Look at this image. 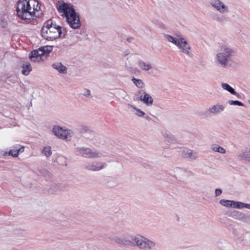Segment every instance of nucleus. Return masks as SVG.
<instances>
[{
	"instance_id": "nucleus-17",
	"label": "nucleus",
	"mask_w": 250,
	"mask_h": 250,
	"mask_svg": "<svg viewBox=\"0 0 250 250\" xmlns=\"http://www.w3.org/2000/svg\"><path fill=\"white\" fill-rule=\"evenodd\" d=\"M114 241L118 244L125 246H132V242H131L132 238L131 239H126L119 237H115L114 238Z\"/></svg>"
},
{
	"instance_id": "nucleus-36",
	"label": "nucleus",
	"mask_w": 250,
	"mask_h": 250,
	"mask_svg": "<svg viewBox=\"0 0 250 250\" xmlns=\"http://www.w3.org/2000/svg\"><path fill=\"white\" fill-rule=\"evenodd\" d=\"M8 81L13 83L17 82V78L14 76H9L7 78Z\"/></svg>"
},
{
	"instance_id": "nucleus-14",
	"label": "nucleus",
	"mask_w": 250,
	"mask_h": 250,
	"mask_svg": "<svg viewBox=\"0 0 250 250\" xmlns=\"http://www.w3.org/2000/svg\"><path fill=\"white\" fill-rule=\"evenodd\" d=\"M181 155L183 158L189 159L191 160H195L198 157V153L197 152L186 148L182 150Z\"/></svg>"
},
{
	"instance_id": "nucleus-46",
	"label": "nucleus",
	"mask_w": 250,
	"mask_h": 250,
	"mask_svg": "<svg viewBox=\"0 0 250 250\" xmlns=\"http://www.w3.org/2000/svg\"><path fill=\"white\" fill-rule=\"evenodd\" d=\"M145 118L148 120V121H150L151 120V118L150 117V116H147L146 117H145Z\"/></svg>"
},
{
	"instance_id": "nucleus-39",
	"label": "nucleus",
	"mask_w": 250,
	"mask_h": 250,
	"mask_svg": "<svg viewBox=\"0 0 250 250\" xmlns=\"http://www.w3.org/2000/svg\"><path fill=\"white\" fill-rule=\"evenodd\" d=\"M90 91L88 89H84V93L83 94L84 96L88 97L90 95Z\"/></svg>"
},
{
	"instance_id": "nucleus-16",
	"label": "nucleus",
	"mask_w": 250,
	"mask_h": 250,
	"mask_svg": "<svg viewBox=\"0 0 250 250\" xmlns=\"http://www.w3.org/2000/svg\"><path fill=\"white\" fill-rule=\"evenodd\" d=\"M68 187V185L67 184H54L51 186L50 188L48 189V191L53 194L55 192H57L59 190H64L66 188Z\"/></svg>"
},
{
	"instance_id": "nucleus-37",
	"label": "nucleus",
	"mask_w": 250,
	"mask_h": 250,
	"mask_svg": "<svg viewBox=\"0 0 250 250\" xmlns=\"http://www.w3.org/2000/svg\"><path fill=\"white\" fill-rule=\"evenodd\" d=\"M222 193V191L220 188H217L215 190V196H219Z\"/></svg>"
},
{
	"instance_id": "nucleus-32",
	"label": "nucleus",
	"mask_w": 250,
	"mask_h": 250,
	"mask_svg": "<svg viewBox=\"0 0 250 250\" xmlns=\"http://www.w3.org/2000/svg\"><path fill=\"white\" fill-rule=\"evenodd\" d=\"M244 203L240 202L234 201L233 208H243Z\"/></svg>"
},
{
	"instance_id": "nucleus-6",
	"label": "nucleus",
	"mask_w": 250,
	"mask_h": 250,
	"mask_svg": "<svg viewBox=\"0 0 250 250\" xmlns=\"http://www.w3.org/2000/svg\"><path fill=\"white\" fill-rule=\"evenodd\" d=\"M52 132L54 135L59 139L68 142L71 141L72 137L75 135V133L72 130L57 125L53 127Z\"/></svg>"
},
{
	"instance_id": "nucleus-44",
	"label": "nucleus",
	"mask_w": 250,
	"mask_h": 250,
	"mask_svg": "<svg viewBox=\"0 0 250 250\" xmlns=\"http://www.w3.org/2000/svg\"><path fill=\"white\" fill-rule=\"evenodd\" d=\"M120 94L123 96V98H124L125 96L126 95V92L123 90L120 91Z\"/></svg>"
},
{
	"instance_id": "nucleus-5",
	"label": "nucleus",
	"mask_w": 250,
	"mask_h": 250,
	"mask_svg": "<svg viewBox=\"0 0 250 250\" xmlns=\"http://www.w3.org/2000/svg\"><path fill=\"white\" fill-rule=\"evenodd\" d=\"M131 242L132 246L137 247L142 250H151L156 246L154 242L141 235L132 237Z\"/></svg>"
},
{
	"instance_id": "nucleus-15",
	"label": "nucleus",
	"mask_w": 250,
	"mask_h": 250,
	"mask_svg": "<svg viewBox=\"0 0 250 250\" xmlns=\"http://www.w3.org/2000/svg\"><path fill=\"white\" fill-rule=\"evenodd\" d=\"M225 107L223 104H215L209 107L208 110L209 114L213 115H217L223 112Z\"/></svg>"
},
{
	"instance_id": "nucleus-3",
	"label": "nucleus",
	"mask_w": 250,
	"mask_h": 250,
	"mask_svg": "<svg viewBox=\"0 0 250 250\" xmlns=\"http://www.w3.org/2000/svg\"><path fill=\"white\" fill-rule=\"evenodd\" d=\"M66 32L65 29L57 25L51 20L46 21L42 29V36L46 40L53 41L59 38H63Z\"/></svg>"
},
{
	"instance_id": "nucleus-11",
	"label": "nucleus",
	"mask_w": 250,
	"mask_h": 250,
	"mask_svg": "<svg viewBox=\"0 0 250 250\" xmlns=\"http://www.w3.org/2000/svg\"><path fill=\"white\" fill-rule=\"evenodd\" d=\"M209 3L214 9L221 14L228 13L229 12L228 7L220 0H210Z\"/></svg>"
},
{
	"instance_id": "nucleus-47",
	"label": "nucleus",
	"mask_w": 250,
	"mask_h": 250,
	"mask_svg": "<svg viewBox=\"0 0 250 250\" xmlns=\"http://www.w3.org/2000/svg\"><path fill=\"white\" fill-rule=\"evenodd\" d=\"M133 39V38L132 37L128 38L127 39V41H128V42H131Z\"/></svg>"
},
{
	"instance_id": "nucleus-42",
	"label": "nucleus",
	"mask_w": 250,
	"mask_h": 250,
	"mask_svg": "<svg viewBox=\"0 0 250 250\" xmlns=\"http://www.w3.org/2000/svg\"><path fill=\"white\" fill-rule=\"evenodd\" d=\"M232 94L235 95L239 99H241L242 98V96L240 94L237 93L235 91H234V93H233Z\"/></svg>"
},
{
	"instance_id": "nucleus-24",
	"label": "nucleus",
	"mask_w": 250,
	"mask_h": 250,
	"mask_svg": "<svg viewBox=\"0 0 250 250\" xmlns=\"http://www.w3.org/2000/svg\"><path fill=\"white\" fill-rule=\"evenodd\" d=\"M211 148L213 151L217 152L222 154H225L226 152V150L222 147L217 144H212Z\"/></svg>"
},
{
	"instance_id": "nucleus-41",
	"label": "nucleus",
	"mask_w": 250,
	"mask_h": 250,
	"mask_svg": "<svg viewBox=\"0 0 250 250\" xmlns=\"http://www.w3.org/2000/svg\"><path fill=\"white\" fill-rule=\"evenodd\" d=\"M129 53H130V51L128 50H126L123 52V56L124 57H125V56H127L128 55H129Z\"/></svg>"
},
{
	"instance_id": "nucleus-45",
	"label": "nucleus",
	"mask_w": 250,
	"mask_h": 250,
	"mask_svg": "<svg viewBox=\"0 0 250 250\" xmlns=\"http://www.w3.org/2000/svg\"><path fill=\"white\" fill-rule=\"evenodd\" d=\"M159 27H161V28H165V26L164 25L161 23V22H159L157 23V24Z\"/></svg>"
},
{
	"instance_id": "nucleus-27",
	"label": "nucleus",
	"mask_w": 250,
	"mask_h": 250,
	"mask_svg": "<svg viewBox=\"0 0 250 250\" xmlns=\"http://www.w3.org/2000/svg\"><path fill=\"white\" fill-rule=\"evenodd\" d=\"M221 86L224 89L228 91L231 94L234 93V89L231 87L229 84L224 83L221 84Z\"/></svg>"
},
{
	"instance_id": "nucleus-7",
	"label": "nucleus",
	"mask_w": 250,
	"mask_h": 250,
	"mask_svg": "<svg viewBox=\"0 0 250 250\" xmlns=\"http://www.w3.org/2000/svg\"><path fill=\"white\" fill-rule=\"evenodd\" d=\"M76 151L79 152L83 157L88 158H98L102 156V153L93 150L88 147H78L75 148Z\"/></svg>"
},
{
	"instance_id": "nucleus-49",
	"label": "nucleus",
	"mask_w": 250,
	"mask_h": 250,
	"mask_svg": "<svg viewBox=\"0 0 250 250\" xmlns=\"http://www.w3.org/2000/svg\"><path fill=\"white\" fill-rule=\"evenodd\" d=\"M249 104H250V101H249Z\"/></svg>"
},
{
	"instance_id": "nucleus-31",
	"label": "nucleus",
	"mask_w": 250,
	"mask_h": 250,
	"mask_svg": "<svg viewBox=\"0 0 250 250\" xmlns=\"http://www.w3.org/2000/svg\"><path fill=\"white\" fill-rule=\"evenodd\" d=\"M228 103L230 105H238V106H244V105L243 103H242V102H241L239 101H237V100H235V101L229 100L228 101Z\"/></svg>"
},
{
	"instance_id": "nucleus-18",
	"label": "nucleus",
	"mask_w": 250,
	"mask_h": 250,
	"mask_svg": "<svg viewBox=\"0 0 250 250\" xmlns=\"http://www.w3.org/2000/svg\"><path fill=\"white\" fill-rule=\"evenodd\" d=\"M21 73L24 76H28L32 71V67L28 62H23L21 65Z\"/></svg>"
},
{
	"instance_id": "nucleus-38",
	"label": "nucleus",
	"mask_w": 250,
	"mask_h": 250,
	"mask_svg": "<svg viewBox=\"0 0 250 250\" xmlns=\"http://www.w3.org/2000/svg\"><path fill=\"white\" fill-rule=\"evenodd\" d=\"M175 36L176 37H175L176 38V40L178 41V42H180V39L185 38L184 37H183V36H182L180 34L176 33L175 34Z\"/></svg>"
},
{
	"instance_id": "nucleus-26",
	"label": "nucleus",
	"mask_w": 250,
	"mask_h": 250,
	"mask_svg": "<svg viewBox=\"0 0 250 250\" xmlns=\"http://www.w3.org/2000/svg\"><path fill=\"white\" fill-rule=\"evenodd\" d=\"M132 81L135 84V85L139 88H143L145 86L144 82L141 79H137L135 78H133L132 79Z\"/></svg>"
},
{
	"instance_id": "nucleus-34",
	"label": "nucleus",
	"mask_w": 250,
	"mask_h": 250,
	"mask_svg": "<svg viewBox=\"0 0 250 250\" xmlns=\"http://www.w3.org/2000/svg\"><path fill=\"white\" fill-rule=\"evenodd\" d=\"M15 148H16V147H15ZM8 154L9 155L12 156L14 157H17L19 155L17 148H16L15 149L11 150L9 152Z\"/></svg>"
},
{
	"instance_id": "nucleus-23",
	"label": "nucleus",
	"mask_w": 250,
	"mask_h": 250,
	"mask_svg": "<svg viewBox=\"0 0 250 250\" xmlns=\"http://www.w3.org/2000/svg\"><path fill=\"white\" fill-rule=\"evenodd\" d=\"M239 157L241 160L250 162V150L242 152L239 154Z\"/></svg>"
},
{
	"instance_id": "nucleus-29",
	"label": "nucleus",
	"mask_w": 250,
	"mask_h": 250,
	"mask_svg": "<svg viewBox=\"0 0 250 250\" xmlns=\"http://www.w3.org/2000/svg\"><path fill=\"white\" fill-rule=\"evenodd\" d=\"M214 19L218 22L221 23H225L228 21V18L225 16L220 15L216 16Z\"/></svg>"
},
{
	"instance_id": "nucleus-30",
	"label": "nucleus",
	"mask_w": 250,
	"mask_h": 250,
	"mask_svg": "<svg viewBox=\"0 0 250 250\" xmlns=\"http://www.w3.org/2000/svg\"><path fill=\"white\" fill-rule=\"evenodd\" d=\"M42 153L46 157H49L52 154L51 147L50 146L45 147L42 150Z\"/></svg>"
},
{
	"instance_id": "nucleus-1",
	"label": "nucleus",
	"mask_w": 250,
	"mask_h": 250,
	"mask_svg": "<svg viewBox=\"0 0 250 250\" xmlns=\"http://www.w3.org/2000/svg\"><path fill=\"white\" fill-rule=\"evenodd\" d=\"M38 2L36 0H23L19 1L17 12L18 16L23 20H34L35 11H38Z\"/></svg>"
},
{
	"instance_id": "nucleus-10",
	"label": "nucleus",
	"mask_w": 250,
	"mask_h": 250,
	"mask_svg": "<svg viewBox=\"0 0 250 250\" xmlns=\"http://www.w3.org/2000/svg\"><path fill=\"white\" fill-rule=\"evenodd\" d=\"M136 99L143 102L148 106L153 104V100L152 97L143 90H139L136 94Z\"/></svg>"
},
{
	"instance_id": "nucleus-43",
	"label": "nucleus",
	"mask_w": 250,
	"mask_h": 250,
	"mask_svg": "<svg viewBox=\"0 0 250 250\" xmlns=\"http://www.w3.org/2000/svg\"><path fill=\"white\" fill-rule=\"evenodd\" d=\"M248 208V209H250V204L244 203L243 208Z\"/></svg>"
},
{
	"instance_id": "nucleus-8",
	"label": "nucleus",
	"mask_w": 250,
	"mask_h": 250,
	"mask_svg": "<svg viewBox=\"0 0 250 250\" xmlns=\"http://www.w3.org/2000/svg\"><path fill=\"white\" fill-rule=\"evenodd\" d=\"M180 39V42H177L176 46L183 53L187 55L190 57H192L193 54L191 52V46L185 38Z\"/></svg>"
},
{
	"instance_id": "nucleus-12",
	"label": "nucleus",
	"mask_w": 250,
	"mask_h": 250,
	"mask_svg": "<svg viewBox=\"0 0 250 250\" xmlns=\"http://www.w3.org/2000/svg\"><path fill=\"white\" fill-rule=\"evenodd\" d=\"M231 216L233 218L240 220L247 223H250V215L244 213L237 210H234L231 213Z\"/></svg>"
},
{
	"instance_id": "nucleus-9",
	"label": "nucleus",
	"mask_w": 250,
	"mask_h": 250,
	"mask_svg": "<svg viewBox=\"0 0 250 250\" xmlns=\"http://www.w3.org/2000/svg\"><path fill=\"white\" fill-rule=\"evenodd\" d=\"M45 47L40 48L38 50H34L30 52L29 54V58L31 61L34 62H40L42 60V57L44 54L45 52H49L51 49L48 50L46 48L45 50Z\"/></svg>"
},
{
	"instance_id": "nucleus-35",
	"label": "nucleus",
	"mask_w": 250,
	"mask_h": 250,
	"mask_svg": "<svg viewBox=\"0 0 250 250\" xmlns=\"http://www.w3.org/2000/svg\"><path fill=\"white\" fill-rule=\"evenodd\" d=\"M224 246H222L223 250H232V247L229 244H226Z\"/></svg>"
},
{
	"instance_id": "nucleus-28",
	"label": "nucleus",
	"mask_w": 250,
	"mask_h": 250,
	"mask_svg": "<svg viewBox=\"0 0 250 250\" xmlns=\"http://www.w3.org/2000/svg\"><path fill=\"white\" fill-rule=\"evenodd\" d=\"M164 36L168 42L173 43L175 45L177 44L178 41L176 40L175 37L167 34H164Z\"/></svg>"
},
{
	"instance_id": "nucleus-22",
	"label": "nucleus",
	"mask_w": 250,
	"mask_h": 250,
	"mask_svg": "<svg viewBox=\"0 0 250 250\" xmlns=\"http://www.w3.org/2000/svg\"><path fill=\"white\" fill-rule=\"evenodd\" d=\"M76 131H77L79 133L81 134H84L86 133H89L91 132L88 126L83 125H79L76 126Z\"/></svg>"
},
{
	"instance_id": "nucleus-19",
	"label": "nucleus",
	"mask_w": 250,
	"mask_h": 250,
	"mask_svg": "<svg viewBox=\"0 0 250 250\" xmlns=\"http://www.w3.org/2000/svg\"><path fill=\"white\" fill-rule=\"evenodd\" d=\"M52 67L60 73L66 74L67 68L61 62H55L52 64Z\"/></svg>"
},
{
	"instance_id": "nucleus-25",
	"label": "nucleus",
	"mask_w": 250,
	"mask_h": 250,
	"mask_svg": "<svg viewBox=\"0 0 250 250\" xmlns=\"http://www.w3.org/2000/svg\"><path fill=\"white\" fill-rule=\"evenodd\" d=\"M234 201H231L229 200L221 199L220 201V204L223 206L226 207H232L234 205Z\"/></svg>"
},
{
	"instance_id": "nucleus-40",
	"label": "nucleus",
	"mask_w": 250,
	"mask_h": 250,
	"mask_svg": "<svg viewBox=\"0 0 250 250\" xmlns=\"http://www.w3.org/2000/svg\"><path fill=\"white\" fill-rule=\"evenodd\" d=\"M16 147L17 149L18 153L19 152H22L24 151V147L23 146L20 147L19 146H17Z\"/></svg>"
},
{
	"instance_id": "nucleus-33",
	"label": "nucleus",
	"mask_w": 250,
	"mask_h": 250,
	"mask_svg": "<svg viewBox=\"0 0 250 250\" xmlns=\"http://www.w3.org/2000/svg\"><path fill=\"white\" fill-rule=\"evenodd\" d=\"M133 108L136 110V112L135 114L139 117H143L145 115V113L144 112L142 111L141 109L137 108L135 107H133Z\"/></svg>"
},
{
	"instance_id": "nucleus-20",
	"label": "nucleus",
	"mask_w": 250,
	"mask_h": 250,
	"mask_svg": "<svg viewBox=\"0 0 250 250\" xmlns=\"http://www.w3.org/2000/svg\"><path fill=\"white\" fill-rule=\"evenodd\" d=\"M137 64L141 69L145 71H149L152 68L150 63L145 62L142 60H139L137 62Z\"/></svg>"
},
{
	"instance_id": "nucleus-13",
	"label": "nucleus",
	"mask_w": 250,
	"mask_h": 250,
	"mask_svg": "<svg viewBox=\"0 0 250 250\" xmlns=\"http://www.w3.org/2000/svg\"><path fill=\"white\" fill-rule=\"evenodd\" d=\"M107 166V164L103 162H94L91 164H87L84 166V168L87 170L92 171H99Z\"/></svg>"
},
{
	"instance_id": "nucleus-2",
	"label": "nucleus",
	"mask_w": 250,
	"mask_h": 250,
	"mask_svg": "<svg viewBox=\"0 0 250 250\" xmlns=\"http://www.w3.org/2000/svg\"><path fill=\"white\" fill-rule=\"evenodd\" d=\"M57 8L59 12L63 13L71 28L78 29L81 23L79 14L77 13L71 4L63 2L58 4Z\"/></svg>"
},
{
	"instance_id": "nucleus-4",
	"label": "nucleus",
	"mask_w": 250,
	"mask_h": 250,
	"mask_svg": "<svg viewBox=\"0 0 250 250\" xmlns=\"http://www.w3.org/2000/svg\"><path fill=\"white\" fill-rule=\"evenodd\" d=\"M235 51L227 45L222 46L214 57L215 63L219 66L227 68L230 66L232 58L235 56Z\"/></svg>"
},
{
	"instance_id": "nucleus-48",
	"label": "nucleus",
	"mask_w": 250,
	"mask_h": 250,
	"mask_svg": "<svg viewBox=\"0 0 250 250\" xmlns=\"http://www.w3.org/2000/svg\"><path fill=\"white\" fill-rule=\"evenodd\" d=\"M42 172L44 173H46L47 174H49V172L47 170L43 169Z\"/></svg>"
},
{
	"instance_id": "nucleus-21",
	"label": "nucleus",
	"mask_w": 250,
	"mask_h": 250,
	"mask_svg": "<svg viewBox=\"0 0 250 250\" xmlns=\"http://www.w3.org/2000/svg\"><path fill=\"white\" fill-rule=\"evenodd\" d=\"M163 137L164 139V141L168 143H174L176 141V139L171 134L167 133H163Z\"/></svg>"
}]
</instances>
